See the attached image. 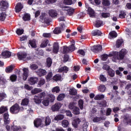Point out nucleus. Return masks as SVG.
Returning a JSON list of instances; mask_svg holds the SVG:
<instances>
[{"instance_id": "1", "label": "nucleus", "mask_w": 131, "mask_h": 131, "mask_svg": "<svg viewBox=\"0 0 131 131\" xmlns=\"http://www.w3.org/2000/svg\"><path fill=\"white\" fill-rule=\"evenodd\" d=\"M24 110V107H20L18 103H15L10 108V112L11 114H18L20 111Z\"/></svg>"}, {"instance_id": "2", "label": "nucleus", "mask_w": 131, "mask_h": 131, "mask_svg": "<svg viewBox=\"0 0 131 131\" xmlns=\"http://www.w3.org/2000/svg\"><path fill=\"white\" fill-rule=\"evenodd\" d=\"M74 51H75V46H74V44H72L69 47L63 46V54H68L69 52H73Z\"/></svg>"}, {"instance_id": "3", "label": "nucleus", "mask_w": 131, "mask_h": 131, "mask_svg": "<svg viewBox=\"0 0 131 131\" xmlns=\"http://www.w3.org/2000/svg\"><path fill=\"white\" fill-rule=\"evenodd\" d=\"M127 53V52H126V50L125 49H122L120 51V52H116L115 54L119 56L120 60H123V59L124 58V56L126 55Z\"/></svg>"}, {"instance_id": "4", "label": "nucleus", "mask_w": 131, "mask_h": 131, "mask_svg": "<svg viewBox=\"0 0 131 131\" xmlns=\"http://www.w3.org/2000/svg\"><path fill=\"white\" fill-rule=\"evenodd\" d=\"M9 7V3L6 1H2L0 2V9L1 11H6Z\"/></svg>"}, {"instance_id": "5", "label": "nucleus", "mask_w": 131, "mask_h": 131, "mask_svg": "<svg viewBox=\"0 0 131 131\" xmlns=\"http://www.w3.org/2000/svg\"><path fill=\"white\" fill-rule=\"evenodd\" d=\"M62 107V104L60 102H56L55 104L51 106V110L55 112V111H59V110Z\"/></svg>"}, {"instance_id": "6", "label": "nucleus", "mask_w": 131, "mask_h": 131, "mask_svg": "<svg viewBox=\"0 0 131 131\" xmlns=\"http://www.w3.org/2000/svg\"><path fill=\"white\" fill-rule=\"evenodd\" d=\"M36 72L39 77H41V76H45V75H47V71L42 69H38Z\"/></svg>"}, {"instance_id": "7", "label": "nucleus", "mask_w": 131, "mask_h": 131, "mask_svg": "<svg viewBox=\"0 0 131 131\" xmlns=\"http://www.w3.org/2000/svg\"><path fill=\"white\" fill-rule=\"evenodd\" d=\"M91 51L94 53H98V52H101V51H102V46L100 45L94 46L92 47Z\"/></svg>"}, {"instance_id": "8", "label": "nucleus", "mask_w": 131, "mask_h": 131, "mask_svg": "<svg viewBox=\"0 0 131 131\" xmlns=\"http://www.w3.org/2000/svg\"><path fill=\"white\" fill-rule=\"evenodd\" d=\"M9 114L8 113H6L3 115L4 124L7 125L9 124L10 122H11L10 119L9 118Z\"/></svg>"}, {"instance_id": "9", "label": "nucleus", "mask_w": 131, "mask_h": 131, "mask_svg": "<svg viewBox=\"0 0 131 131\" xmlns=\"http://www.w3.org/2000/svg\"><path fill=\"white\" fill-rule=\"evenodd\" d=\"M29 83L30 85H33V84H35V83H37L38 82V78L37 77H30L28 80Z\"/></svg>"}, {"instance_id": "10", "label": "nucleus", "mask_w": 131, "mask_h": 131, "mask_svg": "<svg viewBox=\"0 0 131 131\" xmlns=\"http://www.w3.org/2000/svg\"><path fill=\"white\" fill-rule=\"evenodd\" d=\"M59 49H60L59 43L57 42H54L53 44V53H54V54H58L59 52Z\"/></svg>"}, {"instance_id": "11", "label": "nucleus", "mask_w": 131, "mask_h": 131, "mask_svg": "<svg viewBox=\"0 0 131 131\" xmlns=\"http://www.w3.org/2000/svg\"><path fill=\"white\" fill-rule=\"evenodd\" d=\"M49 15L51 18H56L58 16V13H57V11L51 9L49 11Z\"/></svg>"}, {"instance_id": "12", "label": "nucleus", "mask_w": 131, "mask_h": 131, "mask_svg": "<svg viewBox=\"0 0 131 131\" xmlns=\"http://www.w3.org/2000/svg\"><path fill=\"white\" fill-rule=\"evenodd\" d=\"M24 73L23 75V79L25 81L27 79L28 77V69L24 68L23 69Z\"/></svg>"}, {"instance_id": "13", "label": "nucleus", "mask_w": 131, "mask_h": 131, "mask_svg": "<svg viewBox=\"0 0 131 131\" xmlns=\"http://www.w3.org/2000/svg\"><path fill=\"white\" fill-rule=\"evenodd\" d=\"M80 119L77 118L73 120L72 122V125L75 127V128H77L78 127V124L80 123Z\"/></svg>"}, {"instance_id": "14", "label": "nucleus", "mask_w": 131, "mask_h": 131, "mask_svg": "<svg viewBox=\"0 0 131 131\" xmlns=\"http://www.w3.org/2000/svg\"><path fill=\"white\" fill-rule=\"evenodd\" d=\"M17 57L18 59H19L20 60H23V59H25V58L27 57V54H26V53L24 52L18 53Z\"/></svg>"}, {"instance_id": "15", "label": "nucleus", "mask_w": 131, "mask_h": 131, "mask_svg": "<svg viewBox=\"0 0 131 131\" xmlns=\"http://www.w3.org/2000/svg\"><path fill=\"white\" fill-rule=\"evenodd\" d=\"M2 56L4 57V58H10L12 56V53L10 51H4L2 53Z\"/></svg>"}, {"instance_id": "16", "label": "nucleus", "mask_w": 131, "mask_h": 131, "mask_svg": "<svg viewBox=\"0 0 131 131\" xmlns=\"http://www.w3.org/2000/svg\"><path fill=\"white\" fill-rule=\"evenodd\" d=\"M41 122H42L41 119H36L34 121V126L35 127H39L41 125Z\"/></svg>"}, {"instance_id": "17", "label": "nucleus", "mask_w": 131, "mask_h": 131, "mask_svg": "<svg viewBox=\"0 0 131 131\" xmlns=\"http://www.w3.org/2000/svg\"><path fill=\"white\" fill-rule=\"evenodd\" d=\"M29 43L31 47L33 49H36V40L35 39H33L29 41Z\"/></svg>"}, {"instance_id": "18", "label": "nucleus", "mask_w": 131, "mask_h": 131, "mask_svg": "<svg viewBox=\"0 0 131 131\" xmlns=\"http://www.w3.org/2000/svg\"><path fill=\"white\" fill-rule=\"evenodd\" d=\"M69 95L71 96H76L77 95V90L74 88H72L69 90Z\"/></svg>"}, {"instance_id": "19", "label": "nucleus", "mask_w": 131, "mask_h": 131, "mask_svg": "<svg viewBox=\"0 0 131 131\" xmlns=\"http://www.w3.org/2000/svg\"><path fill=\"white\" fill-rule=\"evenodd\" d=\"M42 92L41 89L35 88L34 89L31 90V93L32 95H36V94H38V93H40Z\"/></svg>"}, {"instance_id": "20", "label": "nucleus", "mask_w": 131, "mask_h": 131, "mask_svg": "<svg viewBox=\"0 0 131 131\" xmlns=\"http://www.w3.org/2000/svg\"><path fill=\"white\" fill-rule=\"evenodd\" d=\"M92 34L93 36H96L97 35H98V36H100L102 35V32L99 30H96L92 32Z\"/></svg>"}, {"instance_id": "21", "label": "nucleus", "mask_w": 131, "mask_h": 131, "mask_svg": "<svg viewBox=\"0 0 131 131\" xmlns=\"http://www.w3.org/2000/svg\"><path fill=\"white\" fill-rule=\"evenodd\" d=\"M58 71L60 73L62 72H64L65 73H67V72L69 71V69L67 67H63L59 69Z\"/></svg>"}, {"instance_id": "22", "label": "nucleus", "mask_w": 131, "mask_h": 131, "mask_svg": "<svg viewBox=\"0 0 131 131\" xmlns=\"http://www.w3.org/2000/svg\"><path fill=\"white\" fill-rule=\"evenodd\" d=\"M47 67L50 68L51 66H52V64H53V60L51 57H48L46 59Z\"/></svg>"}, {"instance_id": "23", "label": "nucleus", "mask_w": 131, "mask_h": 131, "mask_svg": "<svg viewBox=\"0 0 131 131\" xmlns=\"http://www.w3.org/2000/svg\"><path fill=\"white\" fill-rule=\"evenodd\" d=\"M47 81H51L52 78H53V72H50L48 73L46 77Z\"/></svg>"}, {"instance_id": "24", "label": "nucleus", "mask_w": 131, "mask_h": 131, "mask_svg": "<svg viewBox=\"0 0 131 131\" xmlns=\"http://www.w3.org/2000/svg\"><path fill=\"white\" fill-rule=\"evenodd\" d=\"M28 104H29V99L28 98L23 99L20 103L22 106H28Z\"/></svg>"}, {"instance_id": "25", "label": "nucleus", "mask_w": 131, "mask_h": 131, "mask_svg": "<svg viewBox=\"0 0 131 131\" xmlns=\"http://www.w3.org/2000/svg\"><path fill=\"white\" fill-rule=\"evenodd\" d=\"M13 70H14V66L13 65L7 67L5 69L6 73H11Z\"/></svg>"}, {"instance_id": "26", "label": "nucleus", "mask_w": 131, "mask_h": 131, "mask_svg": "<svg viewBox=\"0 0 131 131\" xmlns=\"http://www.w3.org/2000/svg\"><path fill=\"white\" fill-rule=\"evenodd\" d=\"M107 74L111 77H114L115 76V71L112 69H110L107 71Z\"/></svg>"}, {"instance_id": "27", "label": "nucleus", "mask_w": 131, "mask_h": 131, "mask_svg": "<svg viewBox=\"0 0 131 131\" xmlns=\"http://www.w3.org/2000/svg\"><path fill=\"white\" fill-rule=\"evenodd\" d=\"M51 122H52V121L51 120V118H50V116H47L45 120V125H46V126H47L48 125H50Z\"/></svg>"}, {"instance_id": "28", "label": "nucleus", "mask_w": 131, "mask_h": 131, "mask_svg": "<svg viewBox=\"0 0 131 131\" xmlns=\"http://www.w3.org/2000/svg\"><path fill=\"white\" fill-rule=\"evenodd\" d=\"M7 16V13L6 12H2L0 13V21H5L6 17Z\"/></svg>"}, {"instance_id": "29", "label": "nucleus", "mask_w": 131, "mask_h": 131, "mask_svg": "<svg viewBox=\"0 0 131 131\" xmlns=\"http://www.w3.org/2000/svg\"><path fill=\"white\" fill-rule=\"evenodd\" d=\"M23 19L24 20V21L30 20V14L28 13H25L23 17Z\"/></svg>"}, {"instance_id": "30", "label": "nucleus", "mask_w": 131, "mask_h": 131, "mask_svg": "<svg viewBox=\"0 0 131 131\" xmlns=\"http://www.w3.org/2000/svg\"><path fill=\"white\" fill-rule=\"evenodd\" d=\"M64 119V115H58L54 118V120L56 121H59V120H62Z\"/></svg>"}, {"instance_id": "31", "label": "nucleus", "mask_w": 131, "mask_h": 131, "mask_svg": "<svg viewBox=\"0 0 131 131\" xmlns=\"http://www.w3.org/2000/svg\"><path fill=\"white\" fill-rule=\"evenodd\" d=\"M53 80H55V81H59L62 79V76L61 75H55L53 77Z\"/></svg>"}, {"instance_id": "32", "label": "nucleus", "mask_w": 131, "mask_h": 131, "mask_svg": "<svg viewBox=\"0 0 131 131\" xmlns=\"http://www.w3.org/2000/svg\"><path fill=\"white\" fill-rule=\"evenodd\" d=\"M102 25H103V21L97 19L96 21L95 27H97V28H99V27H101Z\"/></svg>"}, {"instance_id": "33", "label": "nucleus", "mask_w": 131, "mask_h": 131, "mask_svg": "<svg viewBox=\"0 0 131 131\" xmlns=\"http://www.w3.org/2000/svg\"><path fill=\"white\" fill-rule=\"evenodd\" d=\"M23 8L22 7V5L20 3H17L15 6L16 12H20Z\"/></svg>"}, {"instance_id": "34", "label": "nucleus", "mask_w": 131, "mask_h": 131, "mask_svg": "<svg viewBox=\"0 0 131 131\" xmlns=\"http://www.w3.org/2000/svg\"><path fill=\"white\" fill-rule=\"evenodd\" d=\"M7 111H8V107L7 106L3 105L0 107V114H3L5 112H7Z\"/></svg>"}, {"instance_id": "35", "label": "nucleus", "mask_w": 131, "mask_h": 131, "mask_svg": "<svg viewBox=\"0 0 131 131\" xmlns=\"http://www.w3.org/2000/svg\"><path fill=\"white\" fill-rule=\"evenodd\" d=\"M62 126L63 127H68L69 125V122L67 120H64L61 122Z\"/></svg>"}, {"instance_id": "36", "label": "nucleus", "mask_w": 131, "mask_h": 131, "mask_svg": "<svg viewBox=\"0 0 131 131\" xmlns=\"http://www.w3.org/2000/svg\"><path fill=\"white\" fill-rule=\"evenodd\" d=\"M10 79L12 82L17 81V75L16 74H12L10 77Z\"/></svg>"}, {"instance_id": "37", "label": "nucleus", "mask_w": 131, "mask_h": 131, "mask_svg": "<svg viewBox=\"0 0 131 131\" xmlns=\"http://www.w3.org/2000/svg\"><path fill=\"white\" fill-rule=\"evenodd\" d=\"M34 101L36 104H40L41 103V99L37 96H35L34 97Z\"/></svg>"}, {"instance_id": "38", "label": "nucleus", "mask_w": 131, "mask_h": 131, "mask_svg": "<svg viewBox=\"0 0 131 131\" xmlns=\"http://www.w3.org/2000/svg\"><path fill=\"white\" fill-rule=\"evenodd\" d=\"M45 83H46V80H45V79H41L37 84L38 88H40V86L43 85Z\"/></svg>"}, {"instance_id": "39", "label": "nucleus", "mask_w": 131, "mask_h": 131, "mask_svg": "<svg viewBox=\"0 0 131 131\" xmlns=\"http://www.w3.org/2000/svg\"><path fill=\"white\" fill-rule=\"evenodd\" d=\"M49 40H45L40 45L41 48H46L48 45H49Z\"/></svg>"}, {"instance_id": "40", "label": "nucleus", "mask_w": 131, "mask_h": 131, "mask_svg": "<svg viewBox=\"0 0 131 131\" xmlns=\"http://www.w3.org/2000/svg\"><path fill=\"white\" fill-rule=\"evenodd\" d=\"M79 108L77 107H75L73 110V114H75V115H78V114H80V112H79Z\"/></svg>"}, {"instance_id": "41", "label": "nucleus", "mask_w": 131, "mask_h": 131, "mask_svg": "<svg viewBox=\"0 0 131 131\" xmlns=\"http://www.w3.org/2000/svg\"><path fill=\"white\" fill-rule=\"evenodd\" d=\"M7 94L4 92L0 93V99L1 101H4L5 99H7Z\"/></svg>"}, {"instance_id": "42", "label": "nucleus", "mask_w": 131, "mask_h": 131, "mask_svg": "<svg viewBox=\"0 0 131 131\" xmlns=\"http://www.w3.org/2000/svg\"><path fill=\"white\" fill-rule=\"evenodd\" d=\"M88 13H89L90 17H93V16L95 15V11L91 7H89L88 8Z\"/></svg>"}, {"instance_id": "43", "label": "nucleus", "mask_w": 131, "mask_h": 131, "mask_svg": "<svg viewBox=\"0 0 131 131\" xmlns=\"http://www.w3.org/2000/svg\"><path fill=\"white\" fill-rule=\"evenodd\" d=\"M98 91L101 93H104V92L106 91V86H105V85H100L99 86Z\"/></svg>"}, {"instance_id": "44", "label": "nucleus", "mask_w": 131, "mask_h": 131, "mask_svg": "<svg viewBox=\"0 0 131 131\" xmlns=\"http://www.w3.org/2000/svg\"><path fill=\"white\" fill-rule=\"evenodd\" d=\"M122 43H123L122 40L119 39L117 40L116 46L117 48H120L122 46Z\"/></svg>"}, {"instance_id": "45", "label": "nucleus", "mask_w": 131, "mask_h": 131, "mask_svg": "<svg viewBox=\"0 0 131 131\" xmlns=\"http://www.w3.org/2000/svg\"><path fill=\"white\" fill-rule=\"evenodd\" d=\"M110 4L109 0H102V5L104 7H109Z\"/></svg>"}, {"instance_id": "46", "label": "nucleus", "mask_w": 131, "mask_h": 131, "mask_svg": "<svg viewBox=\"0 0 131 131\" xmlns=\"http://www.w3.org/2000/svg\"><path fill=\"white\" fill-rule=\"evenodd\" d=\"M101 120H103V118L96 117L93 118V122L97 123V122H100V121H101Z\"/></svg>"}, {"instance_id": "47", "label": "nucleus", "mask_w": 131, "mask_h": 131, "mask_svg": "<svg viewBox=\"0 0 131 131\" xmlns=\"http://www.w3.org/2000/svg\"><path fill=\"white\" fill-rule=\"evenodd\" d=\"M65 98V94H59L57 98V101H62Z\"/></svg>"}, {"instance_id": "48", "label": "nucleus", "mask_w": 131, "mask_h": 131, "mask_svg": "<svg viewBox=\"0 0 131 131\" xmlns=\"http://www.w3.org/2000/svg\"><path fill=\"white\" fill-rule=\"evenodd\" d=\"M99 79L100 81H102V82H106L107 81V78L104 75H100L99 77Z\"/></svg>"}, {"instance_id": "49", "label": "nucleus", "mask_w": 131, "mask_h": 131, "mask_svg": "<svg viewBox=\"0 0 131 131\" xmlns=\"http://www.w3.org/2000/svg\"><path fill=\"white\" fill-rule=\"evenodd\" d=\"M7 82H8V81H7V80L6 79H5V78H4L3 77H0V83L2 85L6 84V83H7Z\"/></svg>"}, {"instance_id": "50", "label": "nucleus", "mask_w": 131, "mask_h": 131, "mask_svg": "<svg viewBox=\"0 0 131 131\" xmlns=\"http://www.w3.org/2000/svg\"><path fill=\"white\" fill-rule=\"evenodd\" d=\"M78 105L81 110H82L83 109V100H82V99H80L79 100Z\"/></svg>"}, {"instance_id": "51", "label": "nucleus", "mask_w": 131, "mask_h": 131, "mask_svg": "<svg viewBox=\"0 0 131 131\" xmlns=\"http://www.w3.org/2000/svg\"><path fill=\"white\" fill-rule=\"evenodd\" d=\"M104 98H105V96L103 94H101V95H96L95 99L96 100H102V99H104Z\"/></svg>"}, {"instance_id": "52", "label": "nucleus", "mask_w": 131, "mask_h": 131, "mask_svg": "<svg viewBox=\"0 0 131 131\" xmlns=\"http://www.w3.org/2000/svg\"><path fill=\"white\" fill-rule=\"evenodd\" d=\"M30 68L31 69V70H36V69H38V66L35 63H34L31 64Z\"/></svg>"}, {"instance_id": "53", "label": "nucleus", "mask_w": 131, "mask_h": 131, "mask_svg": "<svg viewBox=\"0 0 131 131\" xmlns=\"http://www.w3.org/2000/svg\"><path fill=\"white\" fill-rule=\"evenodd\" d=\"M47 99L49 100V102L53 103V102L55 101V96H54V95H51Z\"/></svg>"}, {"instance_id": "54", "label": "nucleus", "mask_w": 131, "mask_h": 131, "mask_svg": "<svg viewBox=\"0 0 131 131\" xmlns=\"http://www.w3.org/2000/svg\"><path fill=\"white\" fill-rule=\"evenodd\" d=\"M43 105L44 106H48V105H50V101L48 99V98H46L45 99H44L42 102Z\"/></svg>"}, {"instance_id": "55", "label": "nucleus", "mask_w": 131, "mask_h": 131, "mask_svg": "<svg viewBox=\"0 0 131 131\" xmlns=\"http://www.w3.org/2000/svg\"><path fill=\"white\" fill-rule=\"evenodd\" d=\"M69 61V55L66 54L64 55L63 58V63H66Z\"/></svg>"}, {"instance_id": "56", "label": "nucleus", "mask_w": 131, "mask_h": 131, "mask_svg": "<svg viewBox=\"0 0 131 131\" xmlns=\"http://www.w3.org/2000/svg\"><path fill=\"white\" fill-rule=\"evenodd\" d=\"M52 93H59L60 92V88L59 86H55L52 90Z\"/></svg>"}, {"instance_id": "57", "label": "nucleus", "mask_w": 131, "mask_h": 131, "mask_svg": "<svg viewBox=\"0 0 131 131\" xmlns=\"http://www.w3.org/2000/svg\"><path fill=\"white\" fill-rule=\"evenodd\" d=\"M41 100L45 98V97H46V93L45 92H41L40 94H39L37 96Z\"/></svg>"}, {"instance_id": "58", "label": "nucleus", "mask_w": 131, "mask_h": 131, "mask_svg": "<svg viewBox=\"0 0 131 131\" xmlns=\"http://www.w3.org/2000/svg\"><path fill=\"white\" fill-rule=\"evenodd\" d=\"M61 30L60 28H56L54 30L53 33H54V34H59L61 33Z\"/></svg>"}, {"instance_id": "59", "label": "nucleus", "mask_w": 131, "mask_h": 131, "mask_svg": "<svg viewBox=\"0 0 131 131\" xmlns=\"http://www.w3.org/2000/svg\"><path fill=\"white\" fill-rule=\"evenodd\" d=\"M76 107L74 102H71L69 105V108L71 110H73Z\"/></svg>"}, {"instance_id": "60", "label": "nucleus", "mask_w": 131, "mask_h": 131, "mask_svg": "<svg viewBox=\"0 0 131 131\" xmlns=\"http://www.w3.org/2000/svg\"><path fill=\"white\" fill-rule=\"evenodd\" d=\"M109 34L112 38L117 37V33L115 32H111Z\"/></svg>"}, {"instance_id": "61", "label": "nucleus", "mask_w": 131, "mask_h": 131, "mask_svg": "<svg viewBox=\"0 0 131 131\" xmlns=\"http://www.w3.org/2000/svg\"><path fill=\"white\" fill-rule=\"evenodd\" d=\"M16 33L18 35H21L24 33V30L17 29L16 30Z\"/></svg>"}, {"instance_id": "62", "label": "nucleus", "mask_w": 131, "mask_h": 131, "mask_svg": "<svg viewBox=\"0 0 131 131\" xmlns=\"http://www.w3.org/2000/svg\"><path fill=\"white\" fill-rule=\"evenodd\" d=\"M101 16L102 18H108L110 16V14L109 13H102Z\"/></svg>"}, {"instance_id": "63", "label": "nucleus", "mask_w": 131, "mask_h": 131, "mask_svg": "<svg viewBox=\"0 0 131 131\" xmlns=\"http://www.w3.org/2000/svg\"><path fill=\"white\" fill-rule=\"evenodd\" d=\"M64 5L70 6V5H72L73 3H72V0H64Z\"/></svg>"}, {"instance_id": "64", "label": "nucleus", "mask_w": 131, "mask_h": 131, "mask_svg": "<svg viewBox=\"0 0 131 131\" xmlns=\"http://www.w3.org/2000/svg\"><path fill=\"white\" fill-rule=\"evenodd\" d=\"M43 21L46 24H50L51 23V19L49 17H45Z\"/></svg>"}]
</instances>
